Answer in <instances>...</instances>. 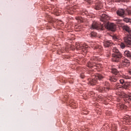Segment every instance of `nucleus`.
Returning a JSON list of instances; mask_svg holds the SVG:
<instances>
[{
    "label": "nucleus",
    "instance_id": "obj_17",
    "mask_svg": "<svg viewBox=\"0 0 131 131\" xmlns=\"http://www.w3.org/2000/svg\"><path fill=\"white\" fill-rule=\"evenodd\" d=\"M112 72L113 73V74H115V75H119V72L116 69H113L112 70Z\"/></svg>",
    "mask_w": 131,
    "mask_h": 131
},
{
    "label": "nucleus",
    "instance_id": "obj_11",
    "mask_svg": "<svg viewBox=\"0 0 131 131\" xmlns=\"http://www.w3.org/2000/svg\"><path fill=\"white\" fill-rule=\"evenodd\" d=\"M122 28L123 30H125V31H126V32H128L127 35H131V30L130 28H129V27H128V26H122Z\"/></svg>",
    "mask_w": 131,
    "mask_h": 131
},
{
    "label": "nucleus",
    "instance_id": "obj_16",
    "mask_svg": "<svg viewBox=\"0 0 131 131\" xmlns=\"http://www.w3.org/2000/svg\"><path fill=\"white\" fill-rule=\"evenodd\" d=\"M124 55L125 57H128V58H130L131 57V53L126 50L124 52Z\"/></svg>",
    "mask_w": 131,
    "mask_h": 131
},
{
    "label": "nucleus",
    "instance_id": "obj_8",
    "mask_svg": "<svg viewBox=\"0 0 131 131\" xmlns=\"http://www.w3.org/2000/svg\"><path fill=\"white\" fill-rule=\"evenodd\" d=\"M109 19H110L109 16L105 14H103L101 15L100 21L102 22H106V20H109Z\"/></svg>",
    "mask_w": 131,
    "mask_h": 131
},
{
    "label": "nucleus",
    "instance_id": "obj_30",
    "mask_svg": "<svg viewBox=\"0 0 131 131\" xmlns=\"http://www.w3.org/2000/svg\"><path fill=\"white\" fill-rule=\"evenodd\" d=\"M126 79H130V77L128 76H126L125 77Z\"/></svg>",
    "mask_w": 131,
    "mask_h": 131
},
{
    "label": "nucleus",
    "instance_id": "obj_31",
    "mask_svg": "<svg viewBox=\"0 0 131 131\" xmlns=\"http://www.w3.org/2000/svg\"><path fill=\"white\" fill-rule=\"evenodd\" d=\"M115 86H119V83L115 84Z\"/></svg>",
    "mask_w": 131,
    "mask_h": 131
},
{
    "label": "nucleus",
    "instance_id": "obj_7",
    "mask_svg": "<svg viewBox=\"0 0 131 131\" xmlns=\"http://www.w3.org/2000/svg\"><path fill=\"white\" fill-rule=\"evenodd\" d=\"M113 45V42L111 40H107L103 43V46L105 48H110V47H112Z\"/></svg>",
    "mask_w": 131,
    "mask_h": 131
},
{
    "label": "nucleus",
    "instance_id": "obj_4",
    "mask_svg": "<svg viewBox=\"0 0 131 131\" xmlns=\"http://www.w3.org/2000/svg\"><path fill=\"white\" fill-rule=\"evenodd\" d=\"M104 26L106 29L111 31H115L116 30V26L114 23H107Z\"/></svg>",
    "mask_w": 131,
    "mask_h": 131
},
{
    "label": "nucleus",
    "instance_id": "obj_28",
    "mask_svg": "<svg viewBox=\"0 0 131 131\" xmlns=\"http://www.w3.org/2000/svg\"><path fill=\"white\" fill-rule=\"evenodd\" d=\"M124 0H116V2H119V3H122Z\"/></svg>",
    "mask_w": 131,
    "mask_h": 131
},
{
    "label": "nucleus",
    "instance_id": "obj_20",
    "mask_svg": "<svg viewBox=\"0 0 131 131\" xmlns=\"http://www.w3.org/2000/svg\"><path fill=\"white\" fill-rule=\"evenodd\" d=\"M123 21L126 22V23H128V22H131V19L130 18H124Z\"/></svg>",
    "mask_w": 131,
    "mask_h": 131
},
{
    "label": "nucleus",
    "instance_id": "obj_1",
    "mask_svg": "<svg viewBox=\"0 0 131 131\" xmlns=\"http://www.w3.org/2000/svg\"><path fill=\"white\" fill-rule=\"evenodd\" d=\"M113 52L115 53L112 54L113 61L114 62H119V60L122 57V54L117 49H114Z\"/></svg>",
    "mask_w": 131,
    "mask_h": 131
},
{
    "label": "nucleus",
    "instance_id": "obj_13",
    "mask_svg": "<svg viewBox=\"0 0 131 131\" xmlns=\"http://www.w3.org/2000/svg\"><path fill=\"white\" fill-rule=\"evenodd\" d=\"M86 48H88V47H84V46H81V45H80L79 44L77 45L76 46V49L77 50H83V49H85V50H86Z\"/></svg>",
    "mask_w": 131,
    "mask_h": 131
},
{
    "label": "nucleus",
    "instance_id": "obj_34",
    "mask_svg": "<svg viewBox=\"0 0 131 131\" xmlns=\"http://www.w3.org/2000/svg\"><path fill=\"white\" fill-rule=\"evenodd\" d=\"M118 89H120V87L118 88Z\"/></svg>",
    "mask_w": 131,
    "mask_h": 131
},
{
    "label": "nucleus",
    "instance_id": "obj_21",
    "mask_svg": "<svg viewBox=\"0 0 131 131\" xmlns=\"http://www.w3.org/2000/svg\"><path fill=\"white\" fill-rule=\"evenodd\" d=\"M96 36H97V33H96L95 32H91V37H95Z\"/></svg>",
    "mask_w": 131,
    "mask_h": 131
},
{
    "label": "nucleus",
    "instance_id": "obj_29",
    "mask_svg": "<svg viewBox=\"0 0 131 131\" xmlns=\"http://www.w3.org/2000/svg\"><path fill=\"white\" fill-rule=\"evenodd\" d=\"M128 15H131V10H128L127 11Z\"/></svg>",
    "mask_w": 131,
    "mask_h": 131
},
{
    "label": "nucleus",
    "instance_id": "obj_6",
    "mask_svg": "<svg viewBox=\"0 0 131 131\" xmlns=\"http://www.w3.org/2000/svg\"><path fill=\"white\" fill-rule=\"evenodd\" d=\"M124 42L128 46L131 45V35H127L124 37Z\"/></svg>",
    "mask_w": 131,
    "mask_h": 131
},
{
    "label": "nucleus",
    "instance_id": "obj_27",
    "mask_svg": "<svg viewBox=\"0 0 131 131\" xmlns=\"http://www.w3.org/2000/svg\"><path fill=\"white\" fill-rule=\"evenodd\" d=\"M88 4H91L92 3V0H85Z\"/></svg>",
    "mask_w": 131,
    "mask_h": 131
},
{
    "label": "nucleus",
    "instance_id": "obj_26",
    "mask_svg": "<svg viewBox=\"0 0 131 131\" xmlns=\"http://www.w3.org/2000/svg\"><path fill=\"white\" fill-rule=\"evenodd\" d=\"M85 76V75L84 74H80V77L81 78H84V77Z\"/></svg>",
    "mask_w": 131,
    "mask_h": 131
},
{
    "label": "nucleus",
    "instance_id": "obj_19",
    "mask_svg": "<svg viewBox=\"0 0 131 131\" xmlns=\"http://www.w3.org/2000/svg\"><path fill=\"white\" fill-rule=\"evenodd\" d=\"M95 66V64H93L92 62L89 61L88 64V67H89L90 68H93V67Z\"/></svg>",
    "mask_w": 131,
    "mask_h": 131
},
{
    "label": "nucleus",
    "instance_id": "obj_22",
    "mask_svg": "<svg viewBox=\"0 0 131 131\" xmlns=\"http://www.w3.org/2000/svg\"><path fill=\"white\" fill-rule=\"evenodd\" d=\"M116 125L114 124L112 126V131H116V129H117V128H116Z\"/></svg>",
    "mask_w": 131,
    "mask_h": 131
},
{
    "label": "nucleus",
    "instance_id": "obj_24",
    "mask_svg": "<svg viewBox=\"0 0 131 131\" xmlns=\"http://www.w3.org/2000/svg\"><path fill=\"white\" fill-rule=\"evenodd\" d=\"M119 81H120V84H122V85H123V84L125 82V81H124V79H122L119 80Z\"/></svg>",
    "mask_w": 131,
    "mask_h": 131
},
{
    "label": "nucleus",
    "instance_id": "obj_12",
    "mask_svg": "<svg viewBox=\"0 0 131 131\" xmlns=\"http://www.w3.org/2000/svg\"><path fill=\"white\" fill-rule=\"evenodd\" d=\"M122 64L124 66H125L126 67H128V66L129 65V60H127V59H123L122 60Z\"/></svg>",
    "mask_w": 131,
    "mask_h": 131
},
{
    "label": "nucleus",
    "instance_id": "obj_25",
    "mask_svg": "<svg viewBox=\"0 0 131 131\" xmlns=\"http://www.w3.org/2000/svg\"><path fill=\"white\" fill-rule=\"evenodd\" d=\"M120 47L121 49H124V48H125V45L123 43H121L120 45Z\"/></svg>",
    "mask_w": 131,
    "mask_h": 131
},
{
    "label": "nucleus",
    "instance_id": "obj_10",
    "mask_svg": "<svg viewBox=\"0 0 131 131\" xmlns=\"http://www.w3.org/2000/svg\"><path fill=\"white\" fill-rule=\"evenodd\" d=\"M96 1V3L97 4L95 7L96 10H100V9H102L103 5H102V3H101V2H100V0Z\"/></svg>",
    "mask_w": 131,
    "mask_h": 131
},
{
    "label": "nucleus",
    "instance_id": "obj_32",
    "mask_svg": "<svg viewBox=\"0 0 131 131\" xmlns=\"http://www.w3.org/2000/svg\"><path fill=\"white\" fill-rule=\"evenodd\" d=\"M113 39H116V37H113Z\"/></svg>",
    "mask_w": 131,
    "mask_h": 131
},
{
    "label": "nucleus",
    "instance_id": "obj_9",
    "mask_svg": "<svg viewBox=\"0 0 131 131\" xmlns=\"http://www.w3.org/2000/svg\"><path fill=\"white\" fill-rule=\"evenodd\" d=\"M125 11L123 9H119L118 11H117V14L118 15V16H120V17H122V18H124V15H125Z\"/></svg>",
    "mask_w": 131,
    "mask_h": 131
},
{
    "label": "nucleus",
    "instance_id": "obj_23",
    "mask_svg": "<svg viewBox=\"0 0 131 131\" xmlns=\"http://www.w3.org/2000/svg\"><path fill=\"white\" fill-rule=\"evenodd\" d=\"M77 20H78V22L82 23L83 22V18L78 17Z\"/></svg>",
    "mask_w": 131,
    "mask_h": 131
},
{
    "label": "nucleus",
    "instance_id": "obj_5",
    "mask_svg": "<svg viewBox=\"0 0 131 131\" xmlns=\"http://www.w3.org/2000/svg\"><path fill=\"white\" fill-rule=\"evenodd\" d=\"M91 29H96V30H99V29H101L103 30V26L99 25V24L96 21H94L92 23V26L91 27Z\"/></svg>",
    "mask_w": 131,
    "mask_h": 131
},
{
    "label": "nucleus",
    "instance_id": "obj_14",
    "mask_svg": "<svg viewBox=\"0 0 131 131\" xmlns=\"http://www.w3.org/2000/svg\"><path fill=\"white\" fill-rule=\"evenodd\" d=\"M130 84H129V82H125L123 85H122V88L123 89H125V90H126V89H128L129 88V86Z\"/></svg>",
    "mask_w": 131,
    "mask_h": 131
},
{
    "label": "nucleus",
    "instance_id": "obj_15",
    "mask_svg": "<svg viewBox=\"0 0 131 131\" xmlns=\"http://www.w3.org/2000/svg\"><path fill=\"white\" fill-rule=\"evenodd\" d=\"M117 76L116 77H111L109 78V80L112 82H116L117 81Z\"/></svg>",
    "mask_w": 131,
    "mask_h": 131
},
{
    "label": "nucleus",
    "instance_id": "obj_3",
    "mask_svg": "<svg viewBox=\"0 0 131 131\" xmlns=\"http://www.w3.org/2000/svg\"><path fill=\"white\" fill-rule=\"evenodd\" d=\"M104 86L103 88L102 86H98L97 88V90L99 92H108L110 90V84L108 82H105L104 83Z\"/></svg>",
    "mask_w": 131,
    "mask_h": 131
},
{
    "label": "nucleus",
    "instance_id": "obj_18",
    "mask_svg": "<svg viewBox=\"0 0 131 131\" xmlns=\"http://www.w3.org/2000/svg\"><path fill=\"white\" fill-rule=\"evenodd\" d=\"M124 100H128V101H131V93L129 94L128 95H126L125 96Z\"/></svg>",
    "mask_w": 131,
    "mask_h": 131
},
{
    "label": "nucleus",
    "instance_id": "obj_33",
    "mask_svg": "<svg viewBox=\"0 0 131 131\" xmlns=\"http://www.w3.org/2000/svg\"><path fill=\"white\" fill-rule=\"evenodd\" d=\"M129 74L131 75V70L129 71Z\"/></svg>",
    "mask_w": 131,
    "mask_h": 131
},
{
    "label": "nucleus",
    "instance_id": "obj_2",
    "mask_svg": "<svg viewBox=\"0 0 131 131\" xmlns=\"http://www.w3.org/2000/svg\"><path fill=\"white\" fill-rule=\"evenodd\" d=\"M103 78H104V76L101 74H97L94 78L89 79L88 83L90 84V85H95L96 83L98 82V79H99V80H101V79H103Z\"/></svg>",
    "mask_w": 131,
    "mask_h": 131
}]
</instances>
